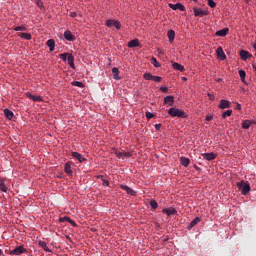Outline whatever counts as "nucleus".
<instances>
[{"instance_id": "obj_1", "label": "nucleus", "mask_w": 256, "mask_h": 256, "mask_svg": "<svg viewBox=\"0 0 256 256\" xmlns=\"http://www.w3.org/2000/svg\"><path fill=\"white\" fill-rule=\"evenodd\" d=\"M236 187L241 191L242 195H248L251 191V184L248 181L236 182Z\"/></svg>"}, {"instance_id": "obj_2", "label": "nucleus", "mask_w": 256, "mask_h": 256, "mask_svg": "<svg viewBox=\"0 0 256 256\" xmlns=\"http://www.w3.org/2000/svg\"><path fill=\"white\" fill-rule=\"evenodd\" d=\"M60 59L65 63H68L72 69H75V56L71 53H62L60 54Z\"/></svg>"}, {"instance_id": "obj_3", "label": "nucleus", "mask_w": 256, "mask_h": 256, "mask_svg": "<svg viewBox=\"0 0 256 256\" xmlns=\"http://www.w3.org/2000/svg\"><path fill=\"white\" fill-rule=\"evenodd\" d=\"M168 115H170V117H179L182 119H185V117H187V115L185 114V111L177 107L170 108L168 110Z\"/></svg>"}, {"instance_id": "obj_4", "label": "nucleus", "mask_w": 256, "mask_h": 256, "mask_svg": "<svg viewBox=\"0 0 256 256\" xmlns=\"http://www.w3.org/2000/svg\"><path fill=\"white\" fill-rule=\"evenodd\" d=\"M106 27H115L118 31L119 29H121V22L119 20H111V19H108L106 20V23H105Z\"/></svg>"}, {"instance_id": "obj_5", "label": "nucleus", "mask_w": 256, "mask_h": 256, "mask_svg": "<svg viewBox=\"0 0 256 256\" xmlns=\"http://www.w3.org/2000/svg\"><path fill=\"white\" fill-rule=\"evenodd\" d=\"M114 153L118 159H131V157H133L131 152L115 151Z\"/></svg>"}, {"instance_id": "obj_6", "label": "nucleus", "mask_w": 256, "mask_h": 256, "mask_svg": "<svg viewBox=\"0 0 256 256\" xmlns=\"http://www.w3.org/2000/svg\"><path fill=\"white\" fill-rule=\"evenodd\" d=\"M193 13H194V17H205V16L209 15V11L202 10L199 8H193Z\"/></svg>"}, {"instance_id": "obj_7", "label": "nucleus", "mask_w": 256, "mask_h": 256, "mask_svg": "<svg viewBox=\"0 0 256 256\" xmlns=\"http://www.w3.org/2000/svg\"><path fill=\"white\" fill-rule=\"evenodd\" d=\"M22 253H27V249L23 246H18L10 251V255H22Z\"/></svg>"}, {"instance_id": "obj_8", "label": "nucleus", "mask_w": 256, "mask_h": 256, "mask_svg": "<svg viewBox=\"0 0 256 256\" xmlns=\"http://www.w3.org/2000/svg\"><path fill=\"white\" fill-rule=\"evenodd\" d=\"M168 7L173 11H177V9H179V11H185V6L182 3H176V4L169 3Z\"/></svg>"}, {"instance_id": "obj_9", "label": "nucleus", "mask_w": 256, "mask_h": 256, "mask_svg": "<svg viewBox=\"0 0 256 256\" xmlns=\"http://www.w3.org/2000/svg\"><path fill=\"white\" fill-rule=\"evenodd\" d=\"M216 54H217L218 59H220L221 61H225L227 59V56L225 55V52H223L222 47L217 48Z\"/></svg>"}, {"instance_id": "obj_10", "label": "nucleus", "mask_w": 256, "mask_h": 256, "mask_svg": "<svg viewBox=\"0 0 256 256\" xmlns=\"http://www.w3.org/2000/svg\"><path fill=\"white\" fill-rule=\"evenodd\" d=\"M203 159H206V161H213V159H217V154L210 152V153H203L202 154Z\"/></svg>"}, {"instance_id": "obj_11", "label": "nucleus", "mask_w": 256, "mask_h": 256, "mask_svg": "<svg viewBox=\"0 0 256 256\" xmlns=\"http://www.w3.org/2000/svg\"><path fill=\"white\" fill-rule=\"evenodd\" d=\"M120 189H123V191H126V193L128 195H131V197H135V191L131 189V187L121 184Z\"/></svg>"}, {"instance_id": "obj_12", "label": "nucleus", "mask_w": 256, "mask_h": 256, "mask_svg": "<svg viewBox=\"0 0 256 256\" xmlns=\"http://www.w3.org/2000/svg\"><path fill=\"white\" fill-rule=\"evenodd\" d=\"M162 212L165 213V215H167L168 217H171V215H177V210L173 207L164 208Z\"/></svg>"}, {"instance_id": "obj_13", "label": "nucleus", "mask_w": 256, "mask_h": 256, "mask_svg": "<svg viewBox=\"0 0 256 256\" xmlns=\"http://www.w3.org/2000/svg\"><path fill=\"white\" fill-rule=\"evenodd\" d=\"M218 107L219 109H229V107H231V102L228 100H220Z\"/></svg>"}, {"instance_id": "obj_14", "label": "nucleus", "mask_w": 256, "mask_h": 256, "mask_svg": "<svg viewBox=\"0 0 256 256\" xmlns=\"http://www.w3.org/2000/svg\"><path fill=\"white\" fill-rule=\"evenodd\" d=\"M164 103L168 105L169 107H173V103H175V98L171 95L166 96L164 98Z\"/></svg>"}, {"instance_id": "obj_15", "label": "nucleus", "mask_w": 256, "mask_h": 256, "mask_svg": "<svg viewBox=\"0 0 256 256\" xmlns=\"http://www.w3.org/2000/svg\"><path fill=\"white\" fill-rule=\"evenodd\" d=\"M228 33H229V28H223L221 30L216 31L215 35L216 37H226Z\"/></svg>"}, {"instance_id": "obj_16", "label": "nucleus", "mask_w": 256, "mask_h": 256, "mask_svg": "<svg viewBox=\"0 0 256 256\" xmlns=\"http://www.w3.org/2000/svg\"><path fill=\"white\" fill-rule=\"evenodd\" d=\"M64 39H66V41H75V36L73 35V33H71V31L66 30L64 32Z\"/></svg>"}, {"instance_id": "obj_17", "label": "nucleus", "mask_w": 256, "mask_h": 256, "mask_svg": "<svg viewBox=\"0 0 256 256\" xmlns=\"http://www.w3.org/2000/svg\"><path fill=\"white\" fill-rule=\"evenodd\" d=\"M172 67H173V69H175V71H180L181 73H183V71H185V66H183L177 62H172Z\"/></svg>"}, {"instance_id": "obj_18", "label": "nucleus", "mask_w": 256, "mask_h": 256, "mask_svg": "<svg viewBox=\"0 0 256 256\" xmlns=\"http://www.w3.org/2000/svg\"><path fill=\"white\" fill-rule=\"evenodd\" d=\"M72 157H74V159H77V161H79V163H83L84 161H86L85 157H83V155L79 154V152H72Z\"/></svg>"}, {"instance_id": "obj_19", "label": "nucleus", "mask_w": 256, "mask_h": 256, "mask_svg": "<svg viewBox=\"0 0 256 256\" xmlns=\"http://www.w3.org/2000/svg\"><path fill=\"white\" fill-rule=\"evenodd\" d=\"M249 57H251V53H249L248 51H245V50L240 51V58L242 59V61H247V59H249Z\"/></svg>"}, {"instance_id": "obj_20", "label": "nucleus", "mask_w": 256, "mask_h": 256, "mask_svg": "<svg viewBox=\"0 0 256 256\" xmlns=\"http://www.w3.org/2000/svg\"><path fill=\"white\" fill-rule=\"evenodd\" d=\"M27 97H28L29 99H31L32 101L37 102V103L43 101V98H41V96L33 95V94H31V93H28V94H27Z\"/></svg>"}, {"instance_id": "obj_21", "label": "nucleus", "mask_w": 256, "mask_h": 256, "mask_svg": "<svg viewBox=\"0 0 256 256\" xmlns=\"http://www.w3.org/2000/svg\"><path fill=\"white\" fill-rule=\"evenodd\" d=\"M112 75L115 81H119L121 79V76H119V68L117 67L112 68Z\"/></svg>"}, {"instance_id": "obj_22", "label": "nucleus", "mask_w": 256, "mask_h": 256, "mask_svg": "<svg viewBox=\"0 0 256 256\" xmlns=\"http://www.w3.org/2000/svg\"><path fill=\"white\" fill-rule=\"evenodd\" d=\"M139 45H141V44L139 43V39H133V40H131V41L128 42V47H129L130 49H133V47H139Z\"/></svg>"}, {"instance_id": "obj_23", "label": "nucleus", "mask_w": 256, "mask_h": 256, "mask_svg": "<svg viewBox=\"0 0 256 256\" xmlns=\"http://www.w3.org/2000/svg\"><path fill=\"white\" fill-rule=\"evenodd\" d=\"M47 46L49 47V51L53 53L55 51V40L54 39H49L47 41Z\"/></svg>"}, {"instance_id": "obj_24", "label": "nucleus", "mask_w": 256, "mask_h": 256, "mask_svg": "<svg viewBox=\"0 0 256 256\" xmlns=\"http://www.w3.org/2000/svg\"><path fill=\"white\" fill-rule=\"evenodd\" d=\"M251 125H255V122L252 120H245L242 123V129H249L251 127Z\"/></svg>"}, {"instance_id": "obj_25", "label": "nucleus", "mask_w": 256, "mask_h": 256, "mask_svg": "<svg viewBox=\"0 0 256 256\" xmlns=\"http://www.w3.org/2000/svg\"><path fill=\"white\" fill-rule=\"evenodd\" d=\"M39 247H42L46 251V253H51V249H49V246H47V242L45 241H39L38 242Z\"/></svg>"}, {"instance_id": "obj_26", "label": "nucleus", "mask_w": 256, "mask_h": 256, "mask_svg": "<svg viewBox=\"0 0 256 256\" xmlns=\"http://www.w3.org/2000/svg\"><path fill=\"white\" fill-rule=\"evenodd\" d=\"M180 163L183 167H189V163H191V160H189V158L187 157H181Z\"/></svg>"}, {"instance_id": "obj_27", "label": "nucleus", "mask_w": 256, "mask_h": 256, "mask_svg": "<svg viewBox=\"0 0 256 256\" xmlns=\"http://www.w3.org/2000/svg\"><path fill=\"white\" fill-rule=\"evenodd\" d=\"M60 221H66L67 223H70V225H72L73 227H77V224L75 223V221H73L71 218L67 216L60 218Z\"/></svg>"}, {"instance_id": "obj_28", "label": "nucleus", "mask_w": 256, "mask_h": 256, "mask_svg": "<svg viewBox=\"0 0 256 256\" xmlns=\"http://www.w3.org/2000/svg\"><path fill=\"white\" fill-rule=\"evenodd\" d=\"M167 37H168L170 43H173V41H175V31L174 30H169L167 32Z\"/></svg>"}, {"instance_id": "obj_29", "label": "nucleus", "mask_w": 256, "mask_h": 256, "mask_svg": "<svg viewBox=\"0 0 256 256\" xmlns=\"http://www.w3.org/2000/svg\"><path fill=\"white\" fill-rule=\"evenodd\" d=\"M18 37H21V39H25V41H31V33H20L18 34Z\"/></svg>"}, {"instance_id": "obj_30", "label": "nucleus", "mask_w": 256, "mask_h": 256, "mask_svg": "<svg viewBox=\"0 0 256 256\" xmlns=\"http://www.w3.org/2000/svg\"><path fill=\"white\" fill-rule=\"evenodd\" d=\"M201 221V218L199 217H195L189 224L188 229H193V227H195V225H197V223H199Z\"/></svg>"}, {"instance_id": "obj_31", "label": "nucleus", "mask_w": 256, "mask_h": 256, "mask_svg": "<svg viewBox=\"0 0 256 256\" xmlns=\"http://www.w3.org/2000/svg\"><path fill=\"white\" fill-rule=\"evenodd\" d=\"M64 171L67 175H73V170H71V164H69V162L65 164Z\"/></svg>"}, {"instance_id": "obj_32", "label": "nucleus", "mask_w": 256, "mask_h": 256, "mask_svg": "<svg viewBox=\"0 0 256 256\" xmlns=\"http://www.w3.org/2000/svg\"><path fill=\"white\" fill-rule=\"evenodd\" d=\"M71 85L73 87H79L80 89H83L85 87V84L81 81H72Z\"/></svg>"}, {"instance_id": "obj_33", "label": "nucleus", "mask_w": 256, "mask_h": 256, "mask_svg": "<svg viewBox=\"0 0 256 256\" xmlns=\"http://www.w3.org/2000/svg\"><path fill=\"white\" fill-rule=\"evenodd\" d=\"M4 115L5 117H7V119L11 120L13 119V111L9 110V109H4Z\"/></svg>"}, {"instance_id": "obj_34", "label": "nucleus", "mask_w": 256, "mask_h": 256, "mask_svg": "<svg viewBox=\"0 0 256 256\" xmlns=\"http://www.w3.org/2000/svg\"><path fill=\"white\" fill-rule=\"evenodd\" d=\"M0 191H3V193H7V191H9V188H7L3 180H0Z\"/></svg>"}, {"instance_id": "obj_35", "label": "nucleus", "mask_w": 256, "mask_h": 256, "mask_svg": "<svg viewBox=\"0 0 256 256\" xmlns=\"http://www.w3.org/2000/svg\"><path fill=\"white\" fill-rule=\"evenodd\" d=\"M70 17H72V19L76 18V21H81V14H77V12H70Z\"/></svg>"}, {"instance_id": "obj_36", "label": "nucleus", "mask_w": 256, "mask_h": 256, "mask_svg": "<svg viewBox=\"0 0 256 256\" xmlns=\"http://www.w3.org/2000/svg\"><path fill=\"white\" fill-rule=\"evenodd\" d=\"M231 115H233V110H226L222 114V119H227V117H231Z\"/></svg>"}, {"instance_id": "obj_37", "label": "nucleus", "mask_w": 256, "mask_h": 256, "mask_svg": "<svg viewBox=\"0 0 256 256\" xmlns=\"http://www.w3.org/2000/svg\"><path fill=\"white\" fill-rule=\"evenodd\" d=\"M246 75H247V73L245 72V70H239V77H240L242 83H245Z\"/></svg>"}, {"instance_id": "obj_38", "label": "nucleus", "mask_w": 256, "mask_h": 256, "mask_svg": "<svg viewBox=\"0 0 256 256\" xmlns=\"http://www.w3.org/2000/svg\"><path fill=\"white\" fill-rule=\"evenodd\" d=\"M150 207H151V209H153V211H155V209H157V207H159V204L155 200H150Z\"/></svg>"}, {"instance_id": "obj_39", "label": "nucleus", "mask_w": 256, "mask_h": 256, "mask_svg": "<svg viewBox=\"0 0 256 256\" xmlns=\"http://www.w3.org/2000/svg\"><path fill=\"white\" fill-rule=\"evenodd\" d=\"M143 78L146 80V81H151L153 79V75L149 72L147 73H144L143 74Z\"/></svg>"}, {"instance_id": "obj_40", "label": "nucleus", "mask_w": 256, "mask_h": 256, "mask_svg": "<svg viewBox=\"0 0 256 256\" xmlns=\"http://www.w3.org/2000/svg\"><path fill=\"white\" fill-rule=\"evenodd\" d=\"M14 31H27V26L21 25L14 28Z\"/></svg>"}, {"instance_id": "obj_41", "label": "nucleus", "mask_w": 256, "mask_h": 256, "mask_svg": "<svg viewBox=\"0 0 256 256\" xmlns=\"http://www.w3.org/2000/svg\"><path fill=\"white\" fill-rule=\"evenodd\" d=\"M208 1V5L211 7V9H215L217 7V3H215V1L213 0H207Z\"/></svg>"}, {"instance_id": "obj_42", "label": "nucleus", "mask_w": 256, "mask_h": 256, "mask_svg": "<svg viewBox=\"0 0 256 256\" xmlns=\"http://www.w3.org/2000/svg\"><path fill=\"white\" fill-rule=\"evenodd\" d=\"M152 65H154V67H161V64L159 63V61H157V58L155 57L152 58Z\"/></svg>"}, {"instance_id": "obj_43", "label": "nucleus", "mask_w": 256, "mask_h": 256, "mask_svg": "<svg viewBox=\"0 0 256 256\" xmlns=\"http://www.w3.org/2000/svg\"><path fill=\"white\" fill-rule=\"evenodd\" d=\"M151 81H154L155 83H161L162 78H161V76H152Z\"/></svg>"}, {"instance_id": "obj_44", "label": "nucleus", "mask_w": 256, "mask_h": 256, "mask_svg": "<svg viewBox=\"0 0 256 256\" xmlns=\"http://www.w3.org/2000/svg\"><path fill=\"white\" fill-rule=\"evenodd\" d=\"M34 1L36 3L37 7H43V1H41V0H34Z\"/></svg>"}, {"instance_id": "obj_45", "label": "nucleus", "mask_w": 256, "mask_h": 256, "mask_svg": "<svg viewBox=\"0 0 256 256\" xmlns=\"http://www.w3.org/2000/svg\"><path fill=\"white\" fill-rule=\"evenodd\" d=\"M160 91H162V93H167V91H169V88H167V86H162L160 87Z\"/></svg>"}, {"instance_id": "obj_46", "label": "nucleus", "mask_w": 256, "mask_h": 256, "mask_svg": "<svg viewBox=\"0 0 256 256\" xmlns=\"http://www.w3.org/2000/svg\"><path fill=\"white\" fill-rule=\"evenodd\" d=\"M102 183H103V185H104L105 187H109V180L103 178V179H102Z\"/></svg>"}, {"instance_id": "obj_47", "label": "nucleus", "mask_w": 256, "mask_h": 256, "mask_svg": "<svg viewBox=\"0 0 256 256\" xmlns=\"http://www.w3.org/2000/svg\"><path fill=\"white\" fill-rule=\"evenodd\" d=\"M145 117H147L148 119H153V113H151V112H146V113H145Z\"/></svg>"}, {"instance_id": "obj_48", "label": "nucleus", "mask_w": 256, "mask_h": 256, "mask_svg": "<svg viewBox=\"0 0 256 256\" xmlns=\"http://www.w3.org/2000/svg\"><path fill=\"white\" fill-rule=\"evenodd\" d=\"M206 121H213V116L211 115L206 116Z\"/></svg>"}, {"instance_id": "obj_49", "label": "nucleus", "mask_w": 256, "mask_h": 256, "mask_svg": "<svg viewBox=\"0 0 256 256\" xmlns=\"http://www.w3.org/2000/svg\"><path fill=\"white\" fill-rule=\"evenodd\" d=\"M156 131H159L161 129V124H155Z\"/></svg>"}, {"instance_id": "obj_50", "label": "nucleus", "mask_w": 256, "mask_h": 256, "mask_svg": "<svg viewBox=\"0 0 256 256\" xmlns=\"http://www.w3.org/2000/svg\"><path fill=\"white\" fill-rule=\"evenodd\" d=\"M97 179H102V181H103V179H105V177L103 175H98Z\"/></svg>"}, {"instance_id": "obj_51", "label": "nucleus", "mask_w": 256, "mask_h": 256, "mask_svg": "<svg viewBox=\"0 0 256 256\" xmlns=\"http://www.w3.org/2000/svg\"><path fill=\"white\" fill-rule=\"evenodd\" d=\"M208 97L211 101H213V97L211 96V93H208Z\"/></svg>"}, {"instance_id": "obj_52", "label": "nucleus", "mask_w": 256, "mask_h": 256, "mask_svg": "<svg viewBox=\"0 0 256 256\" xmlns=\"http://www.w3.org/2000/svg\"><path fill=\"white\" fill-rule=\"evenodd\" d=\"M221 81H223L222 78H218V79H217V82H218V83H221Z\"/></svg>"}, {"instance_id": "obj_53", "label": "nucleus", "mask_w": 256, "mask_h": 256, "mask_svg": "<svg viewBox=\"0 0 256 256\" xmlns=\"http://www.w3.org/2000/svg\"><path fill=\"white\" fill-rule=\"evenodd\" d=\"M236 108L241 109V104H237Z\"/></svg>"}, {"instance_id": "obj_54", "label": "nucleus", "mask_w": 256, "mask_h": 256, "mask_svg": "<svg viewBox=\"0 0 256 256\" xmlns=\"http://www.w3.org/2000/svg\"><path fill=\"white\" fill-rule=\"evenodd\" d=\"M253 49L256 51V42L253 44Z\"/></svg>"}, {"instance_id": "obj_55", "label": "nucleus", "mask_w": 256, "mask_h": 256, "mask_svg": "<svg viewBox=\"0 0 256 256\" xmlns=\"http://www.w3.org/2000/svg\"><path fill=\"white\" fill-rule=\"evenodd\" d=\"M182 81H187V77H182Z\"/></svg>"}, {"instance_id": "obj_56", "label": "nucleus", "mask_w": 256, "mask_h": 256, "mask_svg": "<svg viewBox=\"0 0 256 256\" xmlns=\"http://www.w3.org/2000/svg\"><path fill=\"white\" fill-rule=\"evenodd\" d=\"M2 254H3V250L0 249V255H2Z\"/></svg>"}, {"instance_id": "obj_57", "label": "nucleus", "mask_w": 256, "mask_h": 256, "mask_svg": "<svg viewBox=\"0 0 256 256\" xmlns=\"http://www.w3.org/2000/svg\"><path fill=\"white\" fill-rule=\"evenodd\" d=\"M253 69L256 71V66H253Z\"/></svg>"}, {"instance_id": "obj_58", "label": "nucleus", "mask_w": 256, "mask_h": 256, "mask_svg": "<svg viewBox=\"0 0 256 256\" xmlns=\"http://www.w3.org/2000/svg\"><path fill=\"white\" fill-rule=\"evenodd\" d=\"M192 1H194V3H197V0H192Z\"/></svg>"}]
</instances>
